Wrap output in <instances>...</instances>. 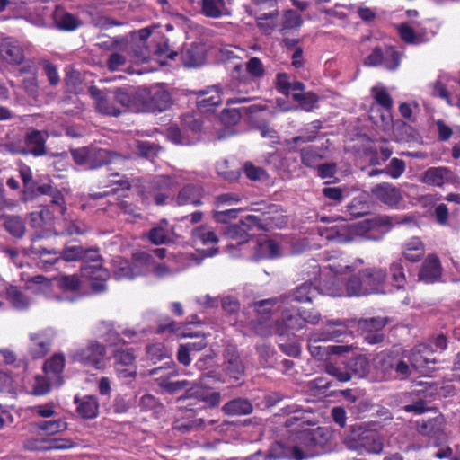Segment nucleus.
I'll return each instance as SVG.
<instances>
[{
	"label": "nucleus",
	"instance_id": "nucleus-37",
	"mask_svg": "<svg viewBox=\"0 0 460 460\" xmlns=\"http://www.w3.org/2000/svg\"><path fill=\"white\" fill-rule=\"evenodd\" d=\"M204 190L202 187L195 184H188L183 187L176 198V203L179 206L194 205L200 206Z\"/></svg>",
	"mask_w": 460,
	"mask_h": 460
},
{
	"label": "nucleus",
	"instance_id": "nucleus-57",
	"mask_svg": "<svg viewBox=\"0 0 460 460\" xmlns=\"http://www.w3.org/2000/svg\"><path fill=\"white\" fill-rule=\"evenodd\" d=\"M95 334L101 338H104L110 344L118 345L121 341L120 339L112 332V324L109 322H100L94 331Z\"/></svg>",
	"mask_w": 460,
	"mask_h": 460
},
{
	"label": "nucleus",
	"instance_id": "nucleus-53",
	"mask_svg": "<svg viewBox=\"0 0 460 460\" xmlns=\"http://www.w3.org/2000/svg\"><path fill=\"white\" fill-rule=\"evenodd\" d=\"M31 249L32 253L40 256L44 266L54 265L59 261L58 252L55 249H47L36 243H33Z\"/></svg>",
	"mask_w": 460,
	"mask_h": 460
},
{
	"label": "nucleus",
	"instance_id": "nucleus-49",
	"mask_svg": "<svg viewBox=\"0 0 460 460\" xmlns=\"http://www.w3.org/2000/svg\"><path fill=\"white\" fill-rule=\"evenodd\" d=\"M6 297L10 304L17 310H25L31 305V299L16 287H10L6 290Z\"/></svg>",
	"mask_w": 460,
	"mask_h": 460
},
{
	"label": "nucleus",
	"instance_id": "nucleus-60",
	"mask_svg": "<svg viewBox=\"0 0 460 460\" xmlns=\"http://www.w3.org/2000/svg\"><path fill=\"white\" fill-rule=\"evenodd\" d=\"M217 172L223 179L229 181H237L241 176L240 169L231 168L227 160H222L217 164Z\"/></svg>",
	"mask_w": 460,
	"mask_h": 460
},
{
	"label": "nucleus",
	"instance_id": "nucleus-55",
	"mask_svg": "<svg viewBox=\"0 0 460 460\" xmlns=\"http://www.w3.org/2000/svg\"><path fill=\"white\" fill-rule=\"evenodd\" d=\"M89 159V164H91V166L88 167V170L97 169L103 164L112 161L111 155L108 150L95 147L90 148Z\"/></svg>",
	"mask_w": 460,
	"mask_h": 460
},
{
	"label": "nucleus",
	"instance_id": "nucleus-25",
	"mask_svg": "<svg viewBox=\"0 0 460 460\" xmlns=\"http://www.w3.org/2000/svg\"><path fill=\"white\" fill-rule=\"evenodd\" d=\"M372 194L385 205L397 208L403 201L402 190L392 183L383 182L372 188Z\"/></svg>",
	"mask_w": 460,
	"mask_h": 460
},
{
	"label": "nucleus",
	"instance_id": "nucleus-38",
	"mask_svg": "<svg viewBox=\"0 0 460 460\" xmlns=\"http://www.w3.org/2000/svg\"><path fill=\"white\" fill-rule=\"evenodd\" d=\"M74 402L77 404V412L84 419H94L99 413V401L94 395L75 396Z\"/></svg>",
	"mask_w": 460,
	"mask_h": 460
},
{
	"label": "nucleus",
	"instance_id": "nucleus-40",
	"mask_svg": "<svg viewBox=\"0 0 460 460\" xmlns=\"http://www.w3.org/2000/svg\"><path fill=\"white\" fill-rule=\"evenodd\" d=\"M179 266L177 268L169 269L164 264H159L155 268V273L159 277H164L167 274L177 272L184 268L199 265L201 259L193 253H181L177 256Z\"/></svg>",
	"mask_w": 460,
	"mask_h": 460
},
{
	"label": "nucleus",
	"instance_id": "nucleus-23",
	"mask_svg": "<svg viewBox=\"0 0 460 460\" xmlns=\"http://www.w3.org/2000/svg\"><path fill=\"white\" fill-rule=\"evenodd\" d=\"M385 317H372L362 319L358 326L362 331L364 340L369 344H377L384 341L383 328L387 324Z\"/></svg>",
	"mask_w": 460,
	"mask_h": 460
},
{
	"label": "nucleus",
	"instance_id": "nucleus-19",
	"mask_svg": "<svg viewBox=\"0 0 460 460\" xmlns=\"http://www.w3.org/2000/svg\"><path fill=\"white\" fill-rule=\"evenodd\" d=\"M114 366L117 376L124 383H131L137 376L136 357L130 349H120L114 352Z\"/></svg>",
	"mask_w": 460,
	"mask_h": 460
},
{
	"label": "nucleus",
	"instance_id": "nucleus-32",
	"mask_svg": "<svg viewBox=\"0 0 460 460\" xmlns=\"http://www.w3.org/2000/svg\"><path fill=\"white\" fill-rule=\"evenodd\" d=\"M347 368L351 374L358 378H367L370 381V376L376 374L375 361L373 367H371L369 360L364 355H357L349 358L347 362Z\"/></svg>",
	"mask_w": 460,
	"mask_h": 460
},
{
	"label": "nucleus",
	"instance_id": "nucleus-12",
	"mask_svg": "<svg viewBox=\"0 0 460 460\" xmlns=\"http://www.w3.org/2000/svg\"><path fill=\"white\" fill-rule=\"evenodd\" d=\"M183 129L170 127L167 129V138L174 144L189 146L199 140V132L201 129V121L192 115H185L182 119Z\"/></svg>",
	"mask_w": 460,
	"mask_h": 460
},
{
	"label": "nucleus",
	"instance_id": "nucleus-61",
	"mask_svg": "<svg viewBox=\"0 0 460 460\" xmlns=\"http://www.w3.org/2000/svg\"><path fill=\"white\" fill-rule=\"evenodd\" d=\"M226 371L235 380H239L243 374V365L240 357L235 354L228 355L226 358Z\"/></svg>",
	"mask_w": 460,
	"mask_h": 460
},
{
	"label": "nucleus",
	"instance_id": "nucleus-7",
	"mask_svg": "<svg viewBox=\"0 0 460 460\" xmlns=\"http://www.w3.org/2000/svg\"><path fill=\"white\" fill-rule=\"evenodd\" d=\"M180 183L177 176H156L143 186V199L146 204L154 202L159 206L164 205L170 193Z\"/></svg>",
	"mask_w": 460,
	"mask_h": 460
},
{
	"label": "nucleus",
	"instance_id": "nucleus-24",
	"mask_svg": "<svg viewBox=\"0 0 460 460\" xmlns=\"http://www.w3.org/2000/svg\"><path fill=\"white\" fill-rule=\"evenodd\" d=\"M112 95L121 112L126 110L133 112H143L141 100L145 95V92L141 89L127 90L119 88L112 93Z\"/></svg>",
	"mask_w": 460,
	"mask_h": 460
},
{
	"label": "nucleus",
	"instance_id": "nucleus-28",
	"mask_svg": "<svg viewBox=\"0 0 460 460\" xmlns=\"http://www.w3.org/2000/svg\"><path fill=\"white\" fill-rule=\"evenodd\" d=\"M81 270L83 277L91 281V286L95 292H101L106 288L110 273L101 263L84 265Z\"/></svg>",
	"mask_w": 460,
	"mask_h": 460
},
{
	"label": "nucleus",
	"instance_id": "nucleus-27",
	"mask_svg": "<svg viewBox=\"0 0 460 460\" xmlns=\"http://www.w3.org/2000/svg\"><path fill=\"white\" fill-rule=\"evenodd\" d=\"M420 181L428 185L442 187L448 183H455L456 176L448 167H430L420 175Z\"/></svg>",
	"mask_w": 460,
	"mask_h": 460
},
{
	"label": "nucleus",
	"instance_id": "nucleus-6",
	"mask_svg": "<svg viewBox=\"0 0 460 460\" xmlns=\"http://www.w3.org/2000/svg\"><path fill=\"white\" fill-rule=\"evenodd\" d=\"M286 305L283 304L278 305L282 311L281 320H279L274 326L259 321L254 326L255 332L261 336L270 335L273 332L283 335L301 330L305 326L303 316L296 312L291 313Z\"/></svg>",
	"mask_w": 460,
	"mask_h": 460
},
{
	"label": "nucleus",
	"instance_id": "nucleus-1",
	"mask_svg": "<svg viewBox=\"0 0 460 460\" xmlns=\"http://www.w3.org/2000/svg\"><path fill=\"white\" fill-rule=\"evenodd\" d=\"M279 415L289 416L285 426L291 429L292 434L287 443L274 442L265 456L266 459L304 460L324 451L330 439L327 429L307 424L304 412L296 406L282 408Z\"/></svg>",
	"mask_w": 460,
	"mask_h": 460
},
{
	"label": "nucleus",
	"instance_id": "nucleus-50",
	"mask_svg": "<svg viewBox=\"0 0 460 460\" xmlns=\"http://www.w3.org/2000/svg\"><path fill=\"white\" fill-rule=\"evenodd\" d=\"M166 57L167 58L173 59L175 56H177V53L174 51H171L169 49L168 44L166 40L160 37L159 41H157V46L155 49L152 51V57H144L142 61H146L147 59H154L159 62L161 66H164L166 64L165 61L160 59L162 57Z\"/></svg>",
	"mask_w": 460,
	"mask_h": 460
},
{
	"label": "nucleus",
	"instance_id": "nucleus-10",
	"mask_svg": "<svg viewBox=\"0 0 460 460\" xmlns=\"http://www.w3.org/2000/svg\"><path fill=\"white\" fill-rule=\"evenodd\" d=\"M49 136V134L48 131L30 128L24 137L25 146L9 143L4 145V148L12 154H31L34 156H41L47 153L45 144Z\"/></svg>",
	"mask_w": 460,
	"mask_h": 460
},
{
	"label": "nucleus",
	"instance_id": "nucleus-56",
	"mask_svg": "<svg viewBox=\"0 0 460 460\" xmlns=\"http://www.w3.org/2000/svg\"><path fill=\"white\" fill-rule=\"evenodd\" d=\"M390 271L394 286L399 289L404 288L406 284V275L402 259H397L393 261L390 265Z\"/></svg>",
	"mask_w": 460,
	"mask_h": 460
},
{
	"label": "nucleus",
	"instance_id": "nucleus-52",
	"mask_svg": "<svg viewBox=\"0 0 460 460\" xmlns=\"http://www.w3.org/2000/svg\"><path fill=\"white\" fill-rule=\"evenodd\" d=\"M56 287L64 292H75L79 290L81 280L77 275L61 274L54 278Z\"/></svg>",
	"mask_w": 460,
	"mask_h": 460
},
{
	"label": "nucleus",
	"instance_id": "nucleus-48",
	"mask_svg": "<svg viewBox=\"0 0 460 460\" xmlns=\"http://www.w3.org/2000/svg\"><path fill=\"white\" fill-rule=\"evenodd\" d=\"M292 99L298 103L300 109L305 111H313L318 102V96L313 92H305V86L302 90L293 93Z\"/></svg>",
	"mask_w": 460,
	"mask_h": 460
},
{
	"label": "nucleus",
	"instance_id": "nucleus-26",
	"mask_svg": "<svg viewBox=\"0 0 460 460\" xmlns=\"http://www.w3.org/2000/svg\"><path fill=\"white\" fill-rule=\"evenodd\" d=\"M360 276L362 277L364 285L366 286V291L367 296L372 294L385 293L383 285L386 280L387 273L385 269H365L363 270H360Z\"/></svg>",
	"mask_w": 460,
	"mask_h": 460
},
{
	"label": "nucleus",
	"instance_id": "nucleus-30",
	"mask_svg": "<svg viewBox=\"0 0 460 460\" xmlns=\"http://www.w3.org/2000/svg\"><path fill=\"white\" fill-rule=\"evenodd\" d=\"M90 92L95 100L96 109L99 112L114 117L121 114L120 108L117 105L112 93L104 94L95 87H92Z\"/></svg>",
	"mask_w": 460,
	"mask_h": 460
},
{
	"label": "nucleus",
	"instance_id": "nucleus-16",
	"mask_svg": "<svg viewBox=\"0 0 460 460\" xmlns=\"http://www.w3.org/2000/svg\"><path fill=\"white\" fill-rule=\"evenodd\" d=\"M145 95L141 100L143 112H155L166 110L171 102L170 93L164 86L157 84L149 89H141Z\"/></svg>",
	"mask_w": 460,
	"mask_h": 460
},
{
	"label": "nucleus",
	"instance_id": "nucleus-29",
	"mask_svg": "<svg viewBox=\"0 0 460 460\" xmlns=\"http://www.w3.org/2000/svg\"><path fill=\"white\" fill-rule=\"evenodd\" d=\"M0 57L10 65H20L25 58L23 49L13 38H6L2 40L0 43Z\"/></svg>",
	"mask_w": 460,
	"mask_h": 460
},
{
	"label": "nucleus",
	"instance_id": "nucleus-8",
	"mask_svg": "<svg viewBox=\"0 0 460 460\" xmlns=\"http://www.w3.org/2000/svg\"><path fill=\"white\" fill-rule=\"evenodd\" d=\"M348 449L358 453L379 455L384 448V438L376 430L359 429L350 434L345 440Z\"/></svg>",
	"mask_w": 460,
	"mask_h": 460
},
{
	"label": "nucleus",
	"instance_id": "nucleus-58",
	"mask_svg": "<svg viewBox=\"0 0 460 460\" xmlns=\"http://www.w3.org/2000/svg\"><path fill=\"white\" fill-rule=\"evenodd\" d=\"M325 372L341 383L349 382L351 380V374L347 368V365L343 367L334 363H327L325 365Z\"/></svg>",
	"mask_w": 460,
	"mask_h": 460
},
{
	"label": "nucleus",
	"instance_id": "nucleus-11",
	"mask_svg": "<svg viewBox=\"0 0 460 460\" xmlns=\"http://www.w3.org/2000/svg\"><path fill=\"white\" fill-rule=\"evenodd\" d=\"M151 255L141 253L134 258L133 261L123 260L119 257L113 261L114 277L118 280L134 279L135 278L145 275L149 271L148 262Z\"/></svg>",
	"mask_w": 460,
	"mask_h": 460
},
{
	"label": "nucleus",
	"instance_id": "nucleus-34",
	"mask_svg": "<svg viewBox=\"0 0 460 460\" xmlns=\"http://www.w3.org/2000/svg\"><path fill=\"white\" fill-rule=\"evenodd\" d=\"M173 232V226L163 219L149 230L147 238L153 244L160 245L172 241Z\"/></svg>",
	"mask_w": 460,
	"mask_h": 460
},
{
	"label": "nucleus",
	"instance_id": "nucleus-46",
	"mask_svg": "<svg viewBox=\"0 0 460 460\" xmlns=\"http://www.w3.org/2000/svg\"><path fill=\"white\" fill-rule=\"evenodd\" d=\"M327 150L323 147L310 146L301 151L302 163L308 167H315L326 157Z\"/></svg>",
	"mask_w": 460,
	"mask_h": 460
},
{
	"label": "nucleus",
	"instance_id": "nucleus-9",
	"mask_svg": "<svg viewBox=\"0 0 460 460\" xmlns=\"http://www.w3.org/2000/svg\"><path fill=\"white\" fill-rule=\"evenodd\" d=\"M277 0H252L251 5H245V12L254 17L258 26L266 33H270L276 25L278 9Z\"/></svg>",
	"mask_w": 460,
	"mask_h": 460
},
{
	"label": "nucleus",
	"instance_id": "nucleus-47",
	"mask_svg": "<svg viewBox=\"0 0 460 460\" xmlns=\"http://www.w3.org/2000/svg\"><path fill=\"white\" fill-rule=\"evenodd\" d=\"M276 87L279 93L287 96H293V93L304 88V84L296 80L290 81V78L287 74L280 73L277 75Z\"/></svg>",
	"mask_w": 460,
	"mask_h": 460
},
{
	"label": "nucleus",
	"instance_id": "nucleus-33",
	"mask_svg": "<svg viewBox=\"0 0 460 460\" xmlns=\"http://www.w3.org/2000/svg\"><path fill=\"white\" fill-rule=\"evenodd\" d=\"M441 274L442 269L438 258L434 254L428 255L420 270L419 279L425 283H433L441 277Z\"/></svg>",
	"mask_w": 460,
	"mask_h": 460
},
{
	"label": "nucleus",
	"instance_id": "nucleus-3",
	"mask_svg": "<svg viewBox=\"0 0 460 460\" xmlns=\"http://www.w3.org/2000/svg\"><path fill=\"white\" fill-rule=\"evenodd\" d=\"M346 326L341 320L328 322L324 329L315 331L310 334L308 339V349L310 354L319 359L324 360L328 355L341 354L349 350L344 345H320L321 341H339L346 333Z\"/></svg>",
	"mask_w": 460,
	"mask_h": 460
},
{
	"label": "nucleus",
	"instance_id": "nucleus-64",
	"mask_svg": "<svg viewBox=\"0 0 460 460\" xmlns=\"http://www.w3.org/2000/svg\"><path fill=\"white\" fill-rule=\"evenodd\" d=\"M303 23L301 15L294 11L288 10L283 14L282 30H291L299 28Z\"/></svg>",
	"mask_w": 460,
	"mask_h": 460
},
{
	"label": "nucleus",
	"instance_id": "nucleus-4",
	"mask_svg": "<svg viewBox=\"0 0 460 460\" xmlns=\"http://www.w3.org/2000/svg\"><path fill=\"white\" fill-rule=\"evenodd\" d=\"M376 374L370 376L371 382L403 380L411 375L408 359L395 352H382L375 358Z\"/></svg>",
	"mask_w": 460,
	"mask_h": 460
},
{
	"label": "nucleus",
	"instance_id": "nucleus-63",
	"mask_svg": "<svg viewBox=\"0 0 460 460\" xmlns=\"http://www.w3.org/2000/svg\"><path fill=\"white\" fill-rule=\"evenodd\" d=\"M5 229L15 237H22L25 232V226L19 217H9L4 221Z\"/></svg>",
	"mask_w": 460,
	"mask_h": 460
},
{
	"label": "nucleus",
	"instance_id": "nucleus-45",
	"mask_svg": "<svg viewBox=\"0 0 460 460\" xmlns=\"http://www.w3.org/2000/svg\"><path fill=\"white\" fill-rule=\"evenodd\" d=\"M252 405L251 402L243 398H236L226 402L222 411L226 415H247L252 413Z\"/></svg>",
	"mask_w": 460,
	"mask_h": 460
},
{
	"label": "nucleus",
	"instance_id": "nucleus-18",
	"mask_svg": "<svg viewBox=\"0 0 460 460\" xmlns=\"http://www.w3.org/2000/svg\"><path fill=\"white\" fill-rule=\"evenodd\" d=\"M106 348L97 341H90L84 349H77L73 354V359L86 367H93L95 369L104 368V358Z\"/></svg>",
	"mask_w": 460,
	"mask_h": 460
},
{
	"label": "nucleus",
	"instance_id": "nucleus-15",
	"mask_svg": "<svg viewBox=\"0 0 460 460\" xmlns=\"http://www.w3.org/2000/svg\"><path fill=\"white\" fill-rule=\"evenodd\" d=\"M324 294L333 297L340 296H367L366 291V286L360 271L358 275H354L349 279L344 288L341 281L335 283L334 281H325L324 284Z\"/></svg>",
	"mask_w": 460,
	"mask_h": 460
},
{
	"label": "nucleus",
	"instance_id": "nucleus-44",
	"mask_svg": "<svg viewBox=\"0 0 460 460\" xmlns=\"http://www.w3.org/2000/svg\"><path fill=\"white\" fill-rule=\"evenodd\" d=\"M402 253L411 261H419L425 253V247L419 237H412L402 244Z\"/></svg>",
	"mask_w": 460,
	"mask_h": 460
},
{
	"label": "nucleus",
	"instance_id": "nucleus-21",
	"mask_svg": "<svg viewBox=\"0 0 460 460\" xmlns=\"http://www.w3.org/2000/svg\"><path fill=\"white\" fill-rule=\"evenodd\" d=\"M325 260L328 261V264L323 268L324 270H329L332 276L322 279V273L320 272V276H318L319 284L322 286L323 292L325 281H334L335 283H338L340 281L338 278L340 275L350 272L357 267V265H349V261L342 257L341 254L336 252L332 253L326 252Z\"/></svg>",
	"mask_w": 460,
	"mask_h": 460
},
{
	"label": "nucleus",
	"instance_id": "nucleus-13",
	"mask_svg": "<svg viewBox=\"0 0 460 460\" xmlns=\"http://www.w3.org/2000/svg\"><path fill=\"white\" fill-rule=\"evenodd\" d=\"M309 268L311 269V270H308L306 272L308 276V280L299 285L295 289L291 296H282L281 304L289 305L291 301H296L298 303H307L311 302L318 295V287L314 285L312 282V280H316L318 279V276H320V266L315 261H313L309 264Z\"/></svg>",
	"mask_w": 460,
	"mask_h": 460
},
{
	"label": "nucleus",
	"instance_id": "nucleus-42",
	"mask_svg": "<svg viewBox=\"0 0 460 460\" xmlns=\"http://www.w3.org/2000/svg\"><path fill=\"white\" fill-rule=\"evenodd\" d=\"M191 239L196 246H209L218 242L212 227L206 225L195 227L191 232Z\"/></svg>",
	"mask_w": 460,
	"mask_h": 460
},
{
	"label": "nucleus",
	"instance_id": "nucleus-20",
	"mask_svg": "<svg viewBox=\"0 0 460 460\" xmlns=\"http://www.w3.org/2000/svg\"><path fill=\"white\" fill-rule=\"evenodd\" d=\"M432 349L428 344H419L415 346L407 356L408 363L413 369L423 375H429L435 370V358H431Z\"/></svg>",
	"mask_w": 460,
	"mask_h": 460
},
{
	"label": "nucleus",
	"instance_id": "nucleus-59",
	"mask_svg": "<svg viewBox=\"0 0 460 460\" xmlns=\"http://www.w3.org/2000/svg\"><path fill=\"white\" fill-rule=\"evenodd\" d=\"M65 357L63 354H54L44 364V371L47 375L58 376L64 369Z\"/></svg>",
	"mask_w": 460,
	"mask_h": 460
},
{
	"label": "nucleus",
	"instance_id": "nucleus-62",
	"mask_svg": "<svg viewBox=\"0 0 460 460\" xmlns=\"http://www.w3.org/2000/svg\"><path fill=\"white\" fill-rule=\"evenodd\" d=\"M278 304L281 305V296L279 298H269L257 301L253 304V308L258 316L264 318L267 317L271 309Z\"/></svg>",
	"mask_w": 460,
	"mask_h": 460
},
{
	"label": "nucleus",
	"instance_id": "nucleus-17",
	"mask_svg": "<svg viewBox=\"0 0 460 460\" xmlns=\"http://www.w3.org/2000/svg\"><path fill=\"white\" fill-rule=\"evenodd\" d=\"M281 256L279 245L267 235H261L251 243L248 251L243 252V257L251 260L276 259Z\"/></svg>",
	"mask_w": 460,
	"mask_h": 460
},
{
	"label": "nucleus",
	"instance_id": "nucleus-5",
	"mask_svg": "<svg viewBox=\"0 0 460 460\" xmlns=\"http://www.w3.org/2000/svg\"><path fill=\"white\" fill-rule=\"evenodd\" d=\"M262 229V224L254 215H249L240 222L229 226L226 231L227 236L232 240V243L227 245L229 252L233 256H238L239 254L234 251L238 246L240 255L243 256V252L248 251L251 243L254 240L251 239L252 234H254L255 230Z\"/></svg>",
	"mask_w": 460,
	"mask_h": 460
},
{
	"label": "nucleus",
	"instance_id": "nucleus-35",
	"mask_svg": "<svg viewBox=\"0 0 460 460\" xmlns=\"http://www.w3.org/2000/svg\"><path fill=\"white\" fill-rule=\"evenodd\" d=\"M417 429L420 434L427 436L434 441L443 438V418L438 416L429 420L417 421Z\"/></svg>",
	"mask_w": 460,
	"mask_h": 460
},
{
	"label": "nucleus",
	"instance_id": "nucleus-14",
	"mask_svg": "<svg viewBox=\"0 0 460 460\" xmlns=\"http://www.w3.org/2000/svg\"><path fill=\"white\" fill-rule=\"evenodd\" d=\"M358 225L339 219L338 223L328 227L319 228L318 234L326 243H345L358 235Z\"/></svg>",
	"mask_w": 460,
	"mask_h": 460
},
{
	"label": "nucleus",
	"instance_id": "nucleus-43",
	"mask_svg": "<svg viewBox=\"0 0 460 460\" xmlns=\"http://www.w3.org/2000/svg\"><path fill=\"white\" fill-rule=\"evenodd\" d=\"M200 11L206 17L214 19L229 14L225 0H201Z\"/></svg>",
	"mask_w": 460,
	"mask_h": 460
},
{
	"label": "nucleus",
	"instance_id": "nucleus-31",
	"mask_svg": "<svg viewBox=\"0 0 460 460\" xmlns=\"http://www.w3.org/2000/svg\"><path fill=\"white\" fill-rule=\"evenodd\" d=\"M197 107L201 112L212 111L222 102V96L217 86L208 87L196 93Z\"/></svg>",
	"mask_w": 460,
	"mask_h": 460
},
{
	"label": "nucleus",
	"instance_id": "nucleus-54",
	"mask_svg": "<svg viewBox=\"0 0 460 460\" xmlns=\"http://www.w3.org/2000/svg\"><path fill=\"white\" fill-rule=\"evenodd\" d=\"M36 426L49 436H53L67 429V423L62 419L40 421Z\"/></svg>",
	"mask_w": 460,
	"mask_h": 460
},
{
	"label": "nucleus",
	"instance_id": "nucleus-36",
	"mask_svg": "<svg viewBox=\"0 0 460 460\" xmlns=\"http://www.w3.org/2000/svg\"><path fill=\"white\" fill-rule=\"evenodd\" d=\"M53 20L58 30L66 31H75L83 24L82 21L78 17L66 12L61 7H57L54 11Z\"/></svg>",
	"mask_w": 460,
	"mask_h": 460
},
{
	"label": "nucleus",
	"instance_id": "nucleus-2",
	"mask_svg": "<svg viewBox=\"0 0 460 460\" xmlns=\"http://www.w3.org/2000/svg\"><path fill=\"white\" fill-rule=\"evenodd\" d=\"M279 415L289 416L285 426L291 429L292 434L287 443L274 442L265 456L266 459L304 460L324 451L330 439L327 429L307 424L304 412L296 406L282 408Z\"/></svg>",
	"mask_w": 460,
	"mask_h": 460
},
{
	"label": "nucleus",
	"instance_id": "nucleus-39",
	"mask_svg": "<svg viewBox=\"0 0 460 460\" xmlns=\"http://www.w3.org/2000/svg\"><path fill=\"white\" fill-rule=\"evenodd\" d=\"M371 93L377 104L385 109V114L381 115L382 122L388 126L392 122L391 109L393 108V99L387 91L382 86H375Z\"/></svg>",
	"mask_w": 460,
	"mask_h": 460
},
{
	"label": "nucleus",
	"instance_id": "nucleus-22",
	"mask_svg": "<svg viewBox=\"0 0 460 460\" xmlns=\"http://www.w3.org/2000/svg\"><path fill=\"white\" fill-rule=\"evenodd\" d=\"M55 331L47 328L30 334L29 350L34 358L44 357L50 349Z\"/></svg>",
	"mask_w": 460,
	"mask_h": 460
},
{
	"label": "nucleus",
	"instance_id": "nucleus-51",
	"mask_svg": "<svg viewBox=\"0 0 460 460\" xmlns=\"http://www.w3.org/2000/svg\"><path fill=\"white\" fill-rule=\"evenodd\" d=\"M454 80L447 74L440 75L433 87V95L445 99L448 105H453L448 88Z\"/></svg>",
	"mask_w": 460,
	"mask_h": 460
},
{
	"label": "nucleus",
	"instance_id": "nucleus-41",
	"mask_svg": "<svg viewBox=\"0 0 460 460\" xmlns=\"http://www.w3.org/2000/svg\"><path fill=\"white\" fill-rule=\"evenodd\" d=\"M26 287L36 294H43L49 297L53 296V289L56 287L54 278L49 279L43 275H36L26 281Z\"/></svg>",
	"mask_w": 460,
	"mask_h": 460
}]
</instances>
